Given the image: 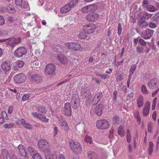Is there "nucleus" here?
<instances>
[{
  "mask_svg": "<svg viewBox=\"0 0 159 159\" xmlns=\"http://www.w3.org/2000/svg\"><path fill=\"white\" fill-rule=\"evenodd\" d=\"M26 79V75L23 73H19L14 77V80L16 83H21L24 82Z\"/></svg>",
  "mask_w": 159,
  "mask_h": 159,
  "instance_id": "7",
  "label": "nucleus"
},
{
  "mask_svg": "<svg viewBox=\"0 0 159 159\" xmlns=\"http://www.w3.org/2000/svg\"><path fill=\"white\" fill-rule=\"evenodd\" d=\"M55 70V66L52 64H49L45 67L46 72L49 75H52Z\"/></svg>",
  "mask_w": 159,
  "mask_h": 159,
  "instance_id": "15",
  "label": "nucleus"
},
{
  "mask_svg": "<svg viewBox=\"0 0 159 159\" xmlns=\"http://www.w3.org/2000/svg\"><path fill=\"white\" fill-rule=\"evenodd\" d=\"M142 3L143 4L142 6L143 7H147L148 5L149 4V2L148 0H144Z\"/></svg>",
  "mask_w": 159,
  "mask_h": 159,
  "instance_id": "59",
  "label": "nucleus"
},
{
  "mask_svg": "<svg viewBox=\"0 0 159 159\" xmlns=\"http://www.w3.org/2000/svg\"><path fill=\"white\" fill-rule=\"evenodd\" d=\"M71 150L74 152L76 153L80 152L81 151V148L80 143L75 142L74 140H71L69 142Z\"/></svg>",
  "mask_w": 159,
  "mask_h": 159,
  "instance_id": "3",
  "label": "nucleus"
},
{
  "mask_svg": "<svg viewBox=\"0 0 159 159\" xmlns=\"http://www.w3.org/2000/svg\"><path fill=\"white\" fill-rule=\"evenodd\" d=\"M141 90L143 93L145 95H147L148 93V91L147 89L145 86L143 85L141 87Z\"/></svg>",
  "mask_w": 159,
  "mask_h": 159,
  "instance_id": "38",
  "label": "nucleus"
},
{
  "mask_svg": "<svg viewBox=\"0 0 159 159\" xmlns=\"http://www.w3.org/2000/svg\"><path fill=\"white\" fill-rule=\"evenodd\" d=\"M1 153L4 159H11L8 152L6 149H4L2 150ZM11 158L12 159H17L16 156L14 154L12 155L11 154Z\"/></svg>",
  "mask_w": 159,
  "mask_h": 159,
  "instance_id": "14",
  "label": "nucleus"
},
{
  "mask_svg": "<svg viewBox=\"0 0 159 159\" xmlns=\"http://www.w3.org/2000/svg\"><path fill=\"white\" fill-rule=\"evenodd\" d=\"M120 121L119 119V117L116 116H114L113 119V123L114 125H118L120 123Z\"/></svg>",
  "mask_w": 159,
  "mask_h": 159,
  "instance_id": "30",
  "label": "nucleus"
},
{
  "mask_svg": "<svg viewBox=\"0 0 159 159\" xmlns=\"http://www.w3.org/2000/svg\"><path fill=\"white\" fill-rule=\"evenodd\" d=\"M23 126L25 128L27 129H32V126L29 123L25 122Z\"/></svg>",
  "mask_w": 159,
  "mask_h": 159,
  "instance_id": "53",
  "label": "nucleus"
},
{
  "mask_svg": "<svg viewBox=\"0 0 159 159\" xmlns=\"http://www.w3.org/2000/svg\"><path fill=\"white\" fill-rule=\"evenodd\" d=\"M79 0H72L62 7L61 10L62 13H66L69 11L71 8L74 7Z\"/></svg>",
  "mask_w": 159,
  "mask_h": 159,
  "instance_id": "1",
  "label": "nucleus"
},
{
  "mask_svg": "<svg viewBox=\"0 0 159 159\" xmlns=\"http://www.w3.org/2000/svg\"><path fill=\"white\" fill-rule=\"evenodd\" d=\"M59 61L63 64H65L67 62V58L64 56L61 55L60 56H58Z\"/></svg>",
  "mask_w": 159,
  "mask_h": 159,
  "instance_id": "31",
  "label": "nucleus"
},
{
  "mask_svg": "<svg viewBox=\"0 0 159 159\" xmlns=\"http://www.w3.org/2000/svg\"><path fill=\"white\" fill-rule=\"evenodd\" d=\"M154 33L153 30L147 29L142 33V37L145 39H150L153 34Z\"/></svg>",
  "mask_w": 159,
  "mask_h": 159,
  "instance_id": "12",
  "label": "nucleus"
},
{
  "mask_svg": "<svg viewBox=\"0 0 159 159\" xmlns=\"http://www.w3.org/2000/svg\"><path fill=\"white\" fill-rule=\"evenodd\" d=\"M30 97L29 94H25L24 95L22 98V99L23 101H25L27 100Z\"/></svg>",
  "mask_w": 159,
  "mask_h": 159,
  "instance_id": "57",
  "label": "nucleus"
},
{
  "mask_svg": "<svg viewBox=\"0 0 159 159\" xmlns=\"http://www.w3.org/2000/svg\"><path fill=\"white\" fill-rule=\"evenodd\" d=\"M124 79V77L121 74L119 75L116 78V80L117 81H121Z\"/></svg>",
  "mask_w": 159,
  "mask_h": 159,
  "instance_id": "60",
  "label": "nucleus"
},
{
  "mask_svg": "<svg viewBox=\"0 0 159 159\" xmlns=\"http://www.w3.org/2000/svg\"><path fill=\"white\" fill-rule=\"evenodd\" d=\"M147 10L150 12H154L156 11V8L152 5H148L147 7Z\"/></svg>",
  "mask_w": 159,
  "mask_h": 159,
  "instance_id": "42",
  "label": "nucleus"
},
{
  "mask_svg": "<svg viewBox=\"0 0 159 159\" xmlns=\"http://www.w3.org/2000/svg\"><path fill=\"white\" fill-rule=\"evenodd\" d=\"M150 103L149 102H147L144 108L143 111V113L144 116H147L149 113L150 110Z\"/></svg>",
  "mask_w": 159,
  "mask_h": 159,
  "instance_id": "24",
  "label": "nucleus"
},
{
  "mask_svg": "<svg viewBox=\"0 0 159 159\" xmlns=\"http://www.w3.org/2000/svg\"><path fill=\"white\" fill-rule=\"evenodd\" d=\"M138 25L140 30L145 28L148 25V23L145 21L143 19V18H141V19L138 21Z\"/></svg>",
  "mask_w": 159,
  "mask_h": 159,
  "instance_id": "23",
  "label": "nucleus"
},
{
  "mask_svg": "<svg viewBox=\"0 0 159 159\" xmlns=\"http://www.w3.org/2000/svg\"><path fill=\"white\" fill-rule=\"evenodd\" d=\"M88 157L89 159H98V158L97 154L92 152L88 153Z\"/></svg>",
  "mask_w": 159,
  "mask_h": 159,
  "instance_id": "28",
  "label": "nucleus"
},
{
  "mask_svg": "<svg viewBox=\"0 0 159 159\" xmlns=\"http://www.w3.org/2000/svg\"><path fill=\"white\" fill-rule=\"evenodd\" d=\"M148 85L151 89L159 88V80L156 78L153 79L148 82Z\"/></svg>",
  "mask_w": 159,
  "mask_h": 159,
  "instance_id": "10",
  "label": "nucleus"
},
{
  "mask_svg": "<svg viewBox=\"0 0 159 159\" xmlns=\"http://www.w3.org/2000/svg\"><path fill=\"white\" fill-rule=\"evenodd\" d=\"M117 133L121 137L124 136V130L123 126L120 125L119 126L117 131Z\"/></svg>",
  "mask_w": 159,
  "mask_h": 159,
  "instance_id": "29",
  "label": "nucleus"
},
{
  "mask_svg": "<svg viewBox=\"0 0 159 159\" xmlns=\"http://www.w3.org/2000/svg\"><path fill=\"white\" fill-rule=\"evenodd\" d=\"M3 9L4 11H7L10 13H13L16 11L14 6L11 4L9 5L7 8H3Z\"/></svg>",
  "mask_w": 159,
  "mask_h": 159,
  "instance_id": "25",
  "label": "nucleus"
},
{
  "mask_svg": "<svg viewBox=\"0 0 159 159\" xmlns=\"http://www.w3.org/2000/svg\"><path fill=\"white\" fill-rule=\"evenodd\" d=\"M4 115L7 116V113L4 111H2L1 116L0 117V123L3 124L5 122V121L4 119Z\"/></svg>",
  "mask_w": 159,
  "mask_h": 159,
  "instance_id": "35",
  "label": "nucleus"
},
{
  "mask_svg": "<svg viewBox=\"0 0 159 159\" xmlns=\"http://www.w3.org/2000/svg\"><path fill=\"white\" fill-rule=\"evenodd\" d=\"M154 146L153 143L152 142H149V147L148 148V152L150 155H151L153 151V148Z\"/></svg>",
  "mask_w": 159,
  "mask_h": 159,
  "instance_id": "33",
  "label": "nucleus"
},
{
  "mask_svg": "<svg viewBox=\"0 0 159 159\" xmlns=\"http://www.w3.org/2000/svg\"><path fill=\"white\" fill-rule=\"evenodd\" d=\"M23 1L22 0H16L15 3L16 5L18 7H20L22 6V4Z\"/></svg>",
  "mask_w": 159,
  "mask_h": 159,
  "instance_id": "44",
  "label": "nucleus"
},
{
  "mask_svg": "<svg viewBox=\"0 0 159 159\" xmlns=\"http://www.w3.org/2000/svg\"><path fill=\"white\" fill-rule=\"evenodd\" d=\"M45 156L46 159H57V156L56 153L51 155L49 149H46L44 151Z\"/></svg>",
  "mask_w": 159,
  "mask_h": 159,
  "instance_id": "18",
  "label": "nucleus"
},
{
  "mask_svg": "<svg viewBox=\"0 0 159 159\" xmlns=\"http://www.w3.org/2000/svg\"><path fill=\"white\" fill-rule=\"evenodd\" d=\"M159 19V12L156 13L153 16V19L154 20H157Z\"/></svg>",
  "mask_w": 159,
  "mask_h": 159,
  "instance_id": "62",
  "label": "nucleus"
},
{
  "mask_svg": "<svg viewBox=\"0 0 159 159\" xmlns=\"http://www.w3.org/2000/svg\"><path fill=\"white\" fill-rule=\"evenodd\" d=\"M122 30V28L121 25L120 23H119L118 25V34L120 36V34H121V32Z\"/></svg>",
  "mask_w": 159,
  "mask_h": 159,
  "instance_id": "54",
  "label": "nucleus"
},
{
  "mask_svg": "<svg viewBox=\"0 0 159 159\" xmlns=\"http://www.w3.org/2000/svg\"><path fill=\"white\" fill-rule=\"evenodd\" d=\"M27 151L31 155L35 154L36 153V151L35 149L29 146L27 148Z\"/></svg>",
  "mask_w": 159,
  "mask_h": 159,
  "instance_id": "34",
  "label": "nucleus"
},
{
  "mask_svg": "<svg viewBox=\"0 0 159 159\" xmlns=\"http://www.w3.org/2000/svg\"><path fill=\"white\" fill-rule=\"evenodd\" d=\"M5 23V19L3 16L0 15V25H2Z\"/></svg>",
  "mask_w": 159,
  "mask_h": 159,
  "instance_id": "58",
  "label": "nucleus"
},
{
  "mask_svg": "<svg viewBox=\"0 0 159 159\" xmlns=\"http://www.w3.org/2000/svg\"><path fill=\"white\" fill-rule=\"evenodd\" d=\"M17 148L19 154L24 157L25 159H27L28 157L24 146L22 144H19Z\"/></svg>",
  "mask_w": 159,
  "mask_h": 159,
  "instance_id": "16",
  "label": "nucleus"
},
{
  "mask_svg": "<svg viewBox=\"0 0 159 159\" xmlns=\"http://www.w3.org/2000/svg\"><path fill=\"white\" fill-rule=\"evenodd\" d=\"M31 80L37 84H40L43 82V78L39 74H34L32 75L31 77Z\"/></svg>",
  "mask_w": 159,
  "mask_h": 159,
  "instance_id": "13",
  "label": "nucleus"
},
{
  "mask_svg": "<svg viewBox=\"0 0 159 159\" xmlns=\"http://www.w3.org/2000/svg\"><path fill=\"white\" fill-rule=\"evenodd\" d=\"M8 20L11 23H13L15 21V19L12 16H8Z\"/></svg>",
  "mask_w": 159,
  "mask_h": 159,
  "instance_id": "56",
  "label": "nucleus"
},
{
  "mask_svg": "<svg viewBox=\"0 0 159 159\" xmlns=\"http://www.w3.org/2000/svg\"><path fill=\"white\" fill-rule=\"evenodd\" d=\"M83 30L84 33L90 34L93 33L96 29V26L93 23H91L83 26Z\"/></svg>",
  "mask_w": 159,
  "mask_h": 159,
  "instance_id": "6",
  "label": "nucleus"
},
{
  "mask_svg": "<svg viewBox=\"0 0 159 159\" xmlns=\"http://www.w3.org/2000/svg\"><path fill=\"white\" fill-rule=\"evenodd\" d=\"M99 76L101 78L104 79L109 77V76L107 74L99 75Z\"/></svg>",
  "mask_w": 159,
  "mask_h": 159,
  "instance_id": "63",
  "label": "nucleus"
},
{
  "mask_svg": "<svg viewBox=\"0 0 159 159\" xmlns=\"http://www.w3.org/2000/svg\"><path fill=\"white\" fill-rule=\"evenodd\" d=\"M103 109V105L101 104H100L95 108L94 113L98 116H100L102 114Z\"/></svg>",
  "mask_w": 159,
  "mask_h": 159,
  "instance_id": "21",
  "label": "nucleus"
},
{
  "mask_svg": "<svg viewBox=\"0 0 159 159\" xmlns=\"http://www.w3.org/2000/svg\"><path fill=\"white\" fill-rule=\"evenodd\" d=\"M109 123L106 120H98L96 126L100 129H106L109 127Z\"/></svg>",
  "mask_w": 159,
  "mask_h": 159,
  "instance_id": "5",
  "label": "nucleus"
},
{
  "mask_svg": "<svg viewBox=\"0 0 159 159\" xmlns=\"http://www.w3.org/2000/svg\"><path fill=\"white\" fill-rule=\"evenodd\" d=\"M136 66L135 65H133L130 67L129 69V73L134 74V70L136 69Z\"/></svg>",
  "mask_w": 159,
  "mask_h": 159,
  "instance_id": "48",
  "label": "nucleus"
},
{
  "mask_svg": "<svg viewBox=\"0 0 159 159\" xmlns=\"http://www.w3.org/2000/svg\"><path fill=\"white\" fill-rule=\"evenodd\" d=\"M143 48L142 46L138 45L136 48V50L137 52L139 53H142L143 50Z\"/></svg>",
  "mask_w": 159,
  "mask_h": 159,
  "instance_id": "47",
  "label": "nucleus"
},
{
  "mask_svg": "<svg viewBox=\"0 0 159 159\" xmlns=\"http://www.w3.org/2000/svg\"><path fill=\"white\" fill-rule=\"evenodd\" d=\"M139 42L143 46H145L146 45V41L143 39L139 38Z\"/></svg>",
  "mask_w": 159,
  "mask_h": 159,
  "instance_id": "55",
  "label": "nucleus"
},
{
  "mask_svg": "<svg viewBox=\"0 0 159 159\" xmlns=\"http://www.w3.org/2000/svg\"><path fill=\"white\" fill-rule=\"evenodd\" d=\"M103 96V95L102 93H99L96 94L94 98H95V99H97V101H99L100 99Z\"/></svg>",
  "mask_w": 159,
  "mask_h": 159,
  "instance_id": "43",
  "label": "nucleus"
},
{
  "mask_svg": "<svg viewBox=\"0 0 159 159\" xmlns=\"http://www.w3.org/2000/svg\"><path fill=\"white\" fill-rule=\"evenodd\" d=\"M139 38L140 37H138L137 38L134 39L133 42L135 45H136L137 44L138 41H139Z\"/></svg>",
  "mask_w": 159,
  "mask_h": 159,
  "instance_id": "64",
  "label": "nucleus"
},
{
  "mask_svg": "<svg viewBox=\"0 0 159 159\" xmlns=\"http://www.w3.org/2000/svg\"><path fill=\"white\" fill-rule=\"evenodd\" d=\"M27 53V50L24 47L21 46L17 48L14 53V56L20 58L25 55Z\"/></svg>",
  "mask_w": 159,
  "mask_h": 159,
  "instance_id": "4",
  "label": "nucleus"
},
{
  "mask_svg": "<svg viewBox=\"0 0 159 159\" xmlns=\"http://www.w3.org/2000/svg\"><path fill=\"white\" fill-rule=\"evenodd\" d=\"M22 6L20 7L24 9H26L27 10H29L30 9V7L29 6V4L28 3V2L25 1L23 2V4H22Z\"/></svg>",
  "mask_w": 159,
  "mask_h": 159,
  "instance_id": "36",
  "label": "nucleus"
},
{
  "mask_svg": "<svg viewBox=\"0 0 159 159\" xmlns=\"http://www.w3.org/2000/svg\"><path fill=\"white\" fill-rule=\"evenodd\" d=\"M24 65V63L22 61H17L14 65L12 69L14 70H17L19 68L22 67Z\"/></svg>",
  "mask_w": 159,
  "mask_h": 159,
  "instance_id": "26",
  "label": "nucleus"
},
{
  "mask_svg": "<svg viewBox=\"0 0 159 159\" xmlns=\"http://www.w3.org/2000/svg\"><path fill=\"white\" fill-rule=\"evenodd\" d=\"M35 108L38 111L40 112L43 113H46L45 107L43 106H36Z\"/></svg>",
  "mask_w": 159,
  "mask_h": 159,
  "instance_id": "32",
  "label": "nucleus"
},
{
  "mask_svg": "<svg viewBox=\"0 0 159 159\" xmlns=\"http://www.w3.org/2000/svg\"><path fill=\"white\" fill-rule=\"evenodd\" d=\"M98 18V15L95 13L88 14L86 16V20L89 22L95 21L97 20Z\"/></svg>",
  "mask_w": 159,
  "mask_h": 159,
  "instance_id": "19",
  "label": "nucleus"
},
{
  "mask_svg": "<svg viewBox=\"0 0 159 159\" xmlns=\"http://www.w3.org/2000/svg\"><path fill=\"white\" fill-rule=\"evenodd\" d=\"M64 111L65 114L67 116H70L71 114V108L70 106V104L69 102H66L65 103Z\"/></svg>",
  "mask_w": 159,
  "mask_h": 159,
  "instance_id": "20",
  "label": "nucleus"
},
{
  "mask_svg": "<svg viewBox=\"0 0 159 159\" xmlns=\"http://www.w3.org/2000/svg\"><path fill=\"white\" fill-rule=\"evenodd\" d=\"M152 124L151 122H149L147 125L148 131L150 133H152Z\"/></svg>",
  "mask_w": 159,
  "mask_h": 159,
  "instance_id": "50",
  "label": "nucleus"
},
{
  "mask_svg": "<svg viewBox=\"0 0 159 159\" xmlns=\"http://www.w3.org/2000/svg\"><path fill=\"white\" fill-rule=\"evenodd\" d=\"M21 39L20 37L10 38L5 39L6 44L11 48H13L17 44L19 43L21 41Z\"/></svg>",
  "mask_w": 159,
  "mask_h": 159,
  "instance_id": "2",
  "label": "nucleus"
},
{
  "mask_svg": "<svg viewBox=\"0 0 159 159\" xmlns=\"http://www.w3.org/2000/svg\"><path fill=\"white\" fill-rule=\"evenodd\" d=\"M61 128L63 130L66 132H67L69 130V128L66 123H64L62 125Z\"/></svg>",
  "mask_w": 159,
  "mask_h": 159,
  "instance_id": "37",
  "label": "nucleus"
},
{
  "mask_svg": "<svg viewBox=\"0 0 159 159\" xmlns=\"http://www.w3.org/2000/svg\"><path fill=\"white\" fill-rule=\"evenodd\" d=\"M32 115L35 117H36V118H37L38 119L39 118L40 114L39 113H38L35 112H32Z\"/></svg>",
  "mask_w": 159,
  "mask_h": 159,
  "instance_id": "61",
  "label": "nucleus"
},
{
  "mask_svg": "<svg viewBox=\"0 0 159 159\" xmlns=\"http://www.w3.org/2000/svg\"><path fill=\"white\" fill-rule=\"evenodd\" d=\"M1 66L3 71L5 73L8 72L11 69V64L8 61L3 62L1 64Z\"/></svg>",
  "mask_w": 159,
  "mask_h": 159,
  "instance_id": "17",
  "label": "nucleus"
},
{
  "mask_svg": "<svg viewBox=\"0 0 159 159\" xmlns=\"http://www.w3.org/2000/svg\"><path fill=\"white\" fill-rule=\"evenodd\" d=\"M14 124L13 123H10V124H5L4 125V127L6 129H10L14 127Z\"/></svg>",
  "mask_w": 159,
  "mask_h": 159,
  "instance_id": "45",
  "label": "nucleus"
},
{
  "mask_svg": "<svg viewBox=\"0 0 159 159\" xmlns=\"http://www.w3.org/2000/svg\"><path fill=\"white\" fill-rule=\"evenodd\" d=\"M80 103V100L78 95L77 94H74L72 97L71 105L72 106V107L76 109L79 106Z\"/></svg>",
  "mask_w": 159,
  "mask_h": 159,
  "instance_id": "9",
  "label": "nucleus"
},
{
  "mask_svg": "<svg viewBox=\"0 0 159 159\" xmlns=\"http://www.w3.org/2000/svg\"><path fill=\"white\" fill-rule=\"evenodd\" d=\"M143 96L140 95L137 98V105L139 108L141 107L143 104Z\"/></svg>",
  "mask_w": 159,
  "mask_h": 159,
  "instance_id": "27",
  "label": "nucleus"
},
{
  "mask_svg": "<svg viewBox=\"0 0 159 159\" xmlns=\"http://www.w3.org/2000/svg\"><path fill=\"white\" fill-rule=\"evenodd\" d=\"M65 46L69 49L73 50H78L81 48L80 45L76 42H68L65 43Z\"/></svg>",
  "mask_w": 159,
  "mask_h": 159,
  "instance_id": "8",
  "label": "nucleus"
},
{
  "mask_svg": "<svg viewBox=\"0 0 159 159\" xmlns=\"http://www.w3.org/2000/svg\"><path fill=\"white\" fill-rule=\"evenodd\" d=\"M152 16V14H149L146 12H144L143 17H142L143 19H148L150 18Z\"/></svg>",
  "mask_w": 159,
  "mask_h": 159,
  "instance_id": "40",
  "label": "nucleus"
},
{
  "mask_svg": "<svg viewBox=\"0 0 159 159\" xmlns=\"http://www.w3.org/2000/svg\"><path fill=\"white\" fill-rule=\"evenodd\" d=\"M32 157L33 159H42L40 155L38 153H36L35 154H34Z\"/></svg>",
  "mask_w": 159,
  "mask_h": 159,
  "instance_id": "52",
  "label": "nucleus"
},
{
  "mask_svg": "<svg viewBox=\"0 0 159 159\" xmlns=\"http://www.w3.org/2000/svg\"><path fill=\"white\" fill-rule=\"evenodd\" d=\"M148 24L149 27L152 29L155 28L157 26L156 24L151 22H149Z\"/></svg>",
  "mask_w": 159,
  "mask_h": 159,
  "instance_id": "46",
  "label": "nucleus"
},
{
  "mask_svg": "<svg viewBox=\"0 0 159 159\" xmlns=\"http://www.w3.org/2000/svg\"><path fill=\"white\" fill-rule=\"evenodd\" d=\"M39 119L46 122H48V119L46 118V116L42 114H40Z\"/></svg>",
  "mask_w": 159,
  "mask_h": 159,
  "instance_id": "41",
  "label": "nucleus"
},
{
  "mask_svg": "<svg viewBox=\"0 0 159 159\" xmlns=\"http://www.w3.org/2000/svg\"><path fill=\"white\" fill-rule=\"evenodd\" d=\"M91 12H93L95 11L97 9V6L95 4H92L89 5Z\"/></svg>",
  "mask_w": 159,
  "mask_h": 159,
  "instance_id": "39",
  "label": "nucleus"
},
{
  "mask_svg": "<svg viewBox=\"0 0 159 159\" xmlns=\"http://www.w3.org/2000/svg\"><path fill=\"white\" fill-rule=\"evenodd\" d=\"M25 122V119H22L16 122V124L18 125L24 126Z\"/></svg>",
  "mask_w": 159,
  "mask_h": 159,
  "instance_id": "49",
  "label": "nucleus"
},
{
  "mask_svg": "<svg viewBox=\"0 0 159 159\" xmlns=\"http://www.w3.org/2000/svg\"><path fill=\"white\" fill-rule=\"evenodd\" d=\"M81 94L84 98L87 97V98L89 99L92 98L91 93L89 89H83L81 91Z\"/></svg>",
  "mask_w": 159,
  "mask_h": 159,
  "instance_id": "22",
  "label": "nucleus"
},
{
  "mask_svg": "<svg viewBox=\"0 0 159 159\" xmlns=\"http://www.w3.org/2000/svg\"><path fill=\"white\" fill-rule=\"evenodd\" d=\"M86 34L84 33H81L78 35L79 38L80 39H85L87 37V35Z\"/></svg>",
  "mask_w": 159,
  "mask_h": 159,
  "instance_id": "51",
  "label": "nucleus"
},
{
  "mask_svg": "<svg viewBox=\"0 0 159 159\" xmlns=\"http://www.w3.org/2000/svg\"><path fill=\"white\" fill-rule=\"evenodd\" d=\"M38 146L39 148L43 149L44 151L46 149H50L49 144L46 140H39L38 141Z\"/></svg>",
  "mask_w": 159,
  "mask_h": 159,
  "instance_id": "11",
  "label": "nucleus"
}]
</instances>
